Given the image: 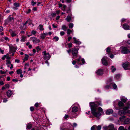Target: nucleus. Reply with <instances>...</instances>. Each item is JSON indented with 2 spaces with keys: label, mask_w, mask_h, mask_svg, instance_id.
Wrapping results in <instances>:
<instances>
[{
  "label": "nucleus",
  "mask_w": 130,
  "mask_h": 130,
  "mask_svg": "<svg viewBox=\"0 0 130 130\" xmlns=\"http://www.w3.org/2000/svg\"><path fill=\"white\" fill-rule=\"evenodd\" d=\"M114 67L113 66H112L111 69V71L112 72H113L116 70V68H114Z\"/></svg>",
  "instance_id": "obj_26"
},
{
  "label": "nucleus",
  "mask_w": 130,
  "mask_h": 130,
  "mask_svg": "<svg viewBox=\"0 0 130 130\" xmlns=\"http://www.w3.org/2000/svg\"><path fill=\"white\" fill-rule=\"evenodd\" d=\"M67 21L68 22H70V21L71 19V16L68 15V16L66 19Z\"/></svg>",
  "instance_id": "obj_19"
},
{
  "label": "nucleus",
  "mask_w": 130,
  "mask_h": 130,
  "mask_svg": "<svg viewBox=\"0 0 130 130\" xmlns=\"http://www.w3.org/2000/svg\"><path fill=\"white\" fill-rule=\"evenodd\" d=\"M67 34L68 35H70L72 32V31L69 29L67 30Z\"/></svg>",
  "instance_id": "obj_25"
},
{
  "label": "nucleus",
  "mask_w": 130,
  "mask_h": 130,
  "mask_svg": "<svg viewBox=\"0 0 130 130\" xmlns=\"http://www.w3.org/2000/svg\"><path fill=\"white\" fill-rule=\"evenodd\" d=\"M70 12V9L69 8H68L66 12L67 13H69Z\"/></svg>",
  "instance_id": "obj_56"
},
{
  "label": "nucleus",
  "mask_w": 130,
  "mask_h": 130,
  "mask_svg": "<svg viewBox=\"0 0 130 130\" xmlns=\"http://www.w3.org/2000/svg\"><path fill=\"white\" fill-rule=\"evenodd\" d=\"M30 40H32L33 43L35 44L38 43L40 42V40H39L37 39L35 37H32L30 38Z\"/></svg>",
  "instance_id": "obj_7"
},
{
  "label": "nucleus",
  "mask_w": 130,
  "mask_h": 130,
  "mask_svg": "<svg viewBox=\"0 0 130 130\" xmlns=\"http://www.w3.org/2000/svg\"><path fill=\"white\" fill-rule=\"evenodd\" d=\"M28 57L29 56L28 55L26 54L25 56V57L24 59L25 60H27L28 59Z\"/></svg>",
  "instance_id": "obj_39"
},
{
  "label": "nucleus",
  "mask_w": 130,
  "mask_h": 130,
  "mask_svg": "<svg viewBox=\"0 0 130 130\" xmlns=\"http://www.w3.org/2000/svg\"><path fill=\"white\" fill-rule=\"evenodd\" d=\"M123 27L125 30H128L129 29V26L127 24H124L123 25Z\"/></svg>",
  "instance_id": "obj_13"
},
{
  "label": "nucleus",
  "mask_w": 130,
  "mask_h": 130,
  "mask_svg": "<svg viewBox=\"0 0 130 130\" xmlns=\"http://www.w3.org/2000/svg\"><path fill=\"white\" fill-rule=\"evenodd\" d=\"M124 129V127L122 126H120L119 128V130H123Z\"/></svg>",
  "instance_id": "obj_34"
},
{
  "label": "nucleus",
  "mask_w": 130,
  "mask_h": 130,
  "mask_svg": "<svg viewBox=\"0 0 130 130\" xmlns=\"http://www.w3.org/2000/svg\"><path fill=\"white\" fill-rule=\"evenodd\" d=\"M103 71L102 69H98L96 72V74L99 75H101L103 74Z\"/></svg>",
  "instance_id": "obj_11"
},
{
  "label": "nucleus",
  "mask_w": 130,
  "mask_h": 130,
  "mask_svg": "<svg viewBox=\"0 0 130 130\" xmlns=\"http://www.w3.org/2000/svg\"><path fill=\"white\" fill-rule=\"evenodd\" d=\"M15 62H17L19 63V62L20 61L18 59H15Z\"/></svg>",
  "instance_id": "obj_62"
},
{
  "label": "nucleus",
  "mask_w": 130,
  "mask_h": 130,
  "mask_svg": "<svg viewBox=\"0 0 130 130\" xmlns=\"http://www.w3.org/2000/svg\"><path fill=\"white\" fill-rule=\"evenodd\" d=\"M126 113H127L128 114H130V110H127L126 112Z\"/></svg>",
  "instance_id": "obj_59"
},
{
  "label": "nucleus",
  "mask_w": 130,
  "mask_h": 130,
  "mask_svg": "<svg viewBox=\"0 0 130 130\" xmlns=\"http://www.w3.org/2000/svg\"><path fill=\"white\" fill-rule=\"evenodd\" d=\"M11 36L12 37H14V36H16L17 34L15 33L14 32H13L11 34Z\"/></svg>",
  "instance_id": "obj_50"
},
{
  "label": "nucleus",
  "mask_w": 130,
  "mask_h": 130,
  "mask_svg": "<svg viewBox=\"0 0 130 130\" xmlns=\"http://www.w3.org/2000/svg\"><path fill=\"white\" fill-rule=\"evenodd\" d=\"M62 28L64 30H66L67 28L65 25H63L62 26Z\"/></svg>",
  "instance_id": "obj_41"
},
{
  "label": "nucleus",
  "mask_w": 130,
  "mask_h": 130,
  "mask_svg": "<svg viewBox=\"0 0 130 130\" xmlns=\"http://www.w3.org/2000/svg\"><path fill=\"white\" fill-rule=\"evenodd\" d=\"M120 75L119 74H117L115 75V78L117 79H118L120 77Z\"/></svg>",
  "instance_id": "obj_35"
},
{
  "label": "nucleus",
  "mask_w": 130,
  "mask_h": 130,
  "mask_svg": "<svg viewBox=\"0 0 130 130\" xmlns=\"http://www.w3.org/2000/svg\"><path fill=\"white\" fill-rule=\"evenodd\" d=\"M36 49L37 50V52H38L39 51H40L41 50V48H40L39 46H37L36 48Z\"/></svg>",
  "instance_id": "obj_43"
},
{
  "label": "nucleus",
  "mask_w": 130,
  "mask_h": 130,
  "mask_svg": "<svg viewBox=\"0 0 130 130\" xmlns=\"http://www.w3.org/2000/svg\"><path fill=\"white\" fill-rule=\"evenodd\" d=\"M107 58H106L105 57H103L101 61L103 64L104 65L106 66L108 64V63L107 61Z\"/></svg>",
  "instance_id": "obj_8"
},
{
  "label": "nucleus",
  "mask_w": 130,
  "mask_h": 130,
  "mask_svg": "<svg viewBox=\"0 0 130 130\" xmlns=\"http://www.w3.org/2000/svg\"><path fill=\"white\" fill-rule=\"evenodd\" d=\"M110 87V86L108 85H106L105 87V88L106 89H108Z\"/></svg>",
  "instance_id": "obj_38"
},
{
  "label": "nucleus",
  "mask_w": 130,
  "mask_h": 130,
  "mask_svg": "<svg viewBox=\"0 0 130 130\" xmlns=\"http://www.w3.org/2000/svg\"><path fill=\"white\" fill-rule=\"evenodd\" d=\"M0 73L2 74L6 73V72H5L3 71L2 70L0 71Z\"/></svg>",
  "instance_id": "obj_61"
},
{
  "label": "nucleus",
  "mask_w": 130,
  "mask_h": 130,
  "mask_svg": "<svg viewBox=\"0 0 130 130\" xmlns=\"http://www.w3.org/2000/svg\"><path fill=\"white\" fill-rule=\"evenodd\" d=\"M91 112L93 115L95 117L98 118L101 115V113L103 112L102 109L101 107H99L98 108V111L96 112L97 109V107L99 105L102 106L100 102H91L90 103Z\"/></svg>",
  "instance_id": "obj_1"
},
{
  "label": "nucleus",
  "mask_w": 130,
  "mask_h": 130,
  "mask_svg": "<svg viewBox=\"0 0 130 130\" xmlns=\"http://www.w3.org/2000/svg\"><path fill=\"white\" fill-rule=\"evenodd\" d=\"M51 16L53 17H54L56 15V13H51Z\"/></svg>",
  "instance_id": "obj_45"
},
{
  "label": "nucleus",
  "mask_w": 130,
  "mask_h": 130,
  "mask_svg": "<svg viewBox=\"0 0 130 130\" xmlns=\"http://www.w3.org/2000/svg\"><path fill=\"white\" fill-rule=\"evenodd\" d=\"M16 71L17 73L18 74H21L22 73V70L21 69H18V70H17Z\"/></svg>",
  "instance_id": "obj_23"
},
{
  "label": "nucleus",
  "mask_w": 130,
  "mask_h": 130,
  "mask_svg": "<svg viewBox=\"0 0 130 130\" xmlns=\"http://www.w3.org/2000/svg\"><path fill=\"white\" fill-rule=\"evenodd\" d=\"M39 27H40L39 29L40 30L42 31L44 30L43 25H39Z\"/></svg>",
  "instance_id": "obj_28"
},
{
  "label": "nucleus",
  "mask_w": 130,
  "mask_h": 130,
  "mask_svg": "<svg viewBox=\"0 0 130 130\" xmlns=\"http://www.w3.org/2000/svg\"><path fill=\"white\" fill-rule=\"evenodd\" d=\"M72 64L74 65L76 63V61L75 60H73L72 62Z\"/></svg>",
  "instance_id": "obj_60"
},
{
  "label": "nucleus",
  "mask_w": 130,
  "mask_h": 130,
  "mask_svg": "<svg viewBox=\"0 0 130 130\" xmlns=\"http://www.w3.org/2000/svg\"><path fill=\"white\" fill-rule=\"evenodd\" d=\"M53 40H54L55 41H57L59 40V38L58 37L56 36L53 38Z\"/></svg>",
  "instance_id": "obj_27"
},
{
  "label": "nucleus",
  "mask_w": 130,
  "mask_h": 130,
  "mask_svg": "<svg viewBox=\"0 0 130 130\" xmlns=\"http://www.w3.org/2000/svg\"><path fill=\"white\" fill-rule=\"evenodd\" d=\"M25 23H23L22 25H21L20 28L21 30H25L27 28V26H26Z\"/></svg>",
  "instance_id": "obj_12"
},
{
  "label": "nucleus",
  "mask_w": 130,
  "mask_h": 130,
  "mask_svg": "<svg viewBox=\"0 0 130 130\" xmlns=\"http://www.w3.org/2000/svg\"><path fill=\"white\" fill-rule=\"evenodd\" d=\"M73 40L74 41V43H75L76 44H79V41L78 40H76V38L75 37H73Z\"/></svg>",
  "instance_id": "obj_21"
},
{
  "label": "nucleus",
  "mask_w": 130,
  "mask_h": 130,
  "mask_svg": "<svg viewBox=\"0 0 130 130\" xmlns=\"http://www.w3.org/2000/svg\"><path fill=\"white\" fill-rule=\"evenodd\" d=\"M36 4V2H34L33 1H31V5L32 6H34L35 4Z\"/></svg>",
  "instance_id": "obj_46"
},
{
  "label": "nucleus",
  "mask_w": 130,
  "mask_h": 130,
  "mask_svg": "<svg viewBox=\"0 0 130 130\" xmlns=\"http://www.w3.org/2000/svg\"><path fill=\"white\" fill-rule=\"evenodd\" d=\"M14 19L13 17L10 15L9 16L7 19L5 20V24H7L8 23L12 22L14 21Z\"/></svg>",
  "instance_id": "obj_6"
},
{
  "label": "nucleus",
  "mask_w": 130,
  "mask_h": 130,
  "mask_svg": "<svg viewBox=\"0 0 130 130\" xmlns=\"http://www.w3.org/2000/svg\"><path fill=\"white\" fill-rule=\"evenodd\" d=\"M126 110H120L119 111L118 114L120 116L124 115L126 114Z\"/></svg>",
  "instance_id": "obj_10"
},
{
  "label": "nucleus",
  "mask_w": 130,
  "mask_h": 130,
  "mask_svg": "<svg viewBox=\"0 0 130 130\" xmlns=\"http://www.w3.org/2000/svg\"><path fill=\"white\" fill-rule=\"evenodd\" d=\"M112 87L114 89H116L117 87V86L115 84H114L112 85Z\"/></svg>",
  "instance_id": "obj_36"
},
{
  "label": "nucleus",
  "mask_w": 130,
  "mask_h": 130,
  "mask_svg": "<svg viewBox=\"0 0 130 130\" xmlns=\"http://www.w3.org/2000/svg\"><path fill=\"white\" fill-rule=\"evenodd\" d=\"M110 57L111 58H112L113 57V55L112 54H111L110 55Z\"/></svg>",
  "instance_id": "obj_63"
},
{
  "label": "nucleus",
  "mask_w": 130,
  "mask_h": 130,
  "mask_svg": "<svg viewBox=\"0 0 130 130\" xmlns=\"http://www.w3.org/2000/svg\"><path fill=\"white\" fill-rule=\"evenodd\" d=\"M103 128L105 130H116L113 124H110L108 126H104Z\"/></svg>",
  "instance_id": "obj_4"
},
{
  "label": "nucleus",
  "mask_w": 130,
  "mask_h": 130,
  "mask_svg": "<svg viewBox=\"0 0 130 130\" xmlns=\"http://www.w3.org/2000/svg\"><path fill=\"white\" fill-rule=\"evenodd\" d=\"M72 39V37H69L68 38V41H69Z\"/></svg>",
  "instance_id": "obj_57"
},
{
  "label": "nucleus",
  "mask_w": 130,
  "mask_h": 130,
  "mask_svg": "<svg viewBox=\"0 0 130 130\" xmlns=\"http://www.w3.org/2000/svg\"><path fill=\"white\" fill-rule=\"evenodd\" d=\"M130 122V118H127L124 121V123L125 124H127Z\"/></svg>",
  "instance_id": "obj_20"
},
{
  "label": "nucleus",
  "mask_w": 130,
  "mask_h": 130,
  "mask_svg": "<svg viewBox=\"0 0 130 130\" xmlns=\"http://www.w3.org/2000/svg\"><path fill=\"white\" fill-rule=\"evenodd\" d=\"M98 130H100L101 128V126L100 125H99L97 127Z\"/></svg>",
  "instance_id": "obj_52"
},
{
  "label": "nucleus",
  "mask_w": 130,
  "mask_h": 130,
  "mask_svg": "<svg viewBox=\"0 0 130 130\" xmlns=\"http://www.w3.org/2000/svg\"><path fill=\"white\" fill-rule=\"evenodd\" d=\"M42 53L43 54V58L44 60H48L50 58L51 56L50 55L47 53H46L45 51H43Z\"/></svg>",
  "instance_id": "obj_5"
},
{
  "label": "nucleus",
  "mask_w": 130,
  "mask_h": 130,
  "mask_svg": "<svg viewBox=\"0 0 130 130\" xmlns=\"http://www.w3.org/2000/svg\"><path fill=\"white\" fill-rule=\"evenodd\" d=\"M111 49L110 47H108L106 48V52L108 53H109L110 52Z\"/></svg>",
  "instance_id": "obj_32"
},
{
  "label": "nucleus",
  "mask_w": 130,
  "mask_h": 130,
  "mask_svg": "<svg viewBox=\"0 0 130 130\" xmlns=\"http://www.w3.org/2000/svg\"><path fill=\"white\" fill-rule=\"evenodd\" d=\"M113 112V110L111 109H109L107 110L106 112V113L107 115L111 114Z\"/></svg>",
  "instance_id": "obj_17"
},
{
  "label": "nucleus",
  "mask_w": 130,
  "mask_h": 130,
  "mask_svg": "<svg viewBox=\"0 0 130 130\" xmlns=\"http://www.w3.org/2000/svg\"><path fill=\"white\" fill-rule=\"evenodd\" d=\"M9 85L8 84H6L5 85V87L6 88H8L9 87Z\"/></svg>",
  "instance_id": "obj_54"
},
{
  "label": "nucleus",
  "mask_w": 130,
  "mask_h": 130,
  "mask_svg": "<svg viewBox=\"0 0 130 130\" xmlns=\"http://www.w3.org/2000/svg\"><path fill=\"white\" fill-rule=\"evenodd\" d=\"M126 106L124 107L123 108V109L124 110H126L130 108V107H129L130 104L129 103H126Z\"/></svg>",
  "instance_id": "obj_14"
},
{
  "label": "nucleus",
  "mask_w": 130,
  "mask_h": 130,
  "mask_svg": "<svg viewBox=\"0 0 130 130\" xmlns=\"http://www.w3.org/2000/svg\"><path fill=\"white\" fill-rule=\"evenodd\" d=\"M78 50L79 49L76 48V47H73L72 49L71 52L73 58L77 57Z\"/></svg>",
  "instance_id": "obj_2"
},
{
  "label": "nucleus",
  "mask_w": 130,
  "mask_h": 130,
  "mask_svg": "<svg viewBox=\"0 0 130 130\" xmlns=\"http://www.w3.org/2000/svg\"><path fill=\"white\" fill-rule=\"evenodd\" d=\"M6 93L8 97H10L12 94V92L10 90H8Z\"/></svg>",
  "instance_id": "obj_18"
},
{
  "label": "nucleus",
  "mask_w": 130,
  "mask_h": 130,
  "mask_svg": "<svg viewBox=\"0 0 130 130\" xmlns=\"http://www.w3.org/2000/svg\"><path fill=\"white\" fill-rule=\"evenodd\" d=\"M7 64H10L11 62L9 60H7L6 61Z\"/></svg>",
  "instance_id": "obj_49"
},
{
  "label": "nucleus",
  "mask_w": 130,
  "mask_h": 130,
  "mask_svg": "<svg viewBox=\"0 0 130 130\" xmlns=\"http://www.w3.org/2000/svg\"><path fill=\"white\" fill-rule=\"evenodd\" d=\"M129 63H125L122 64V67L125 70H128V67L129 66Z\"/></svg>",
  "instance_id": "obj_9"
},
{
  "label": "nucleus",
  "mask_w": 130,
  "mask_h": 130,
  "mask_svg": "<svg viewBox=\"0 0 130 130\" xmlns=\"http://www.w3.org/2000/svg\"><path fill=\"white\" fill-rule=\"evenodd\" d=\"M30 109L31 111H32L34 110V108L33 107H31L30 108Z\"/></svg>",
  "instance_id": "obj_51"
},
{
  "label": "nucleus",
  "mask_w": 130,
  "mask_h": 130,
  "mask_svg": "<svg viewBox=\"0 0 130 130\" xmlns=\"http://www.w3.org/2000/svg\"><path fill=\"white\" fill-rule=\"evenodd\" d=\"M25 24H28L29 25H33L32 23V21L30 19H28L27 20V21L25 22Z\"/></svg>",
  "instance_id": "obj_15"
},
{
  "label": "nucleus",
  "mask_w": 130,
  "mask_h": 130,
  "mask_svg": "<svg viewBox=\"0 0 130 130\" xmlns=\"http://www.w3.org/2000/svg\"><path fill=\"white\" fill-rule=\"evenodd\" d=\"M32 127V125L31 124H28V125H27V127L28 129H30Z\"/></svg>",
  "instance_id": "obj_33"
},
{
  "label": "nucleus",
  "mask_w": 130,
  "mask_h": 130,
  "mask_svg": "<svg viewBox=\"0 0 130 130\" xmlns=\"http://www.w3.org/2000/svg\"><path fill=\"white\" fill-rule=\"evenodd\" d=\"M26 37H22V39H21V41L22 42H24L25 40Z\"/></svg>",
  "instance_id": "obj_29"
},
{
  "label": "nucleus",
  "mask_w": 130,
  "mask_h": 130,
  "mask_svg": "<svg viewBox=\"0 0 130 130\" xmlns=\"http://www.w3.org/2000/svg\"><path fill=\"white\" fill-rule=\"evenodd\" d=\"M126 118V117L125 116H123L121 117H120L119 119L121 120L122 119H124L125 118Z\"/></svg>",
  "instance_id": "obj_42"
},
{
  "label": "nucleus",
  "mask_w": 130,
  "mask_h": 130,
  "mask_svg": "<svg viewBox=\"0 0 130 130\" xmlns=\"http://www.w3.org/2000/svg\"><path fill=\"white\" fill-rule=\"evenodd\" d=\"M121 48V52L123 54H126L130 53V51L126 47L122 46Z\"/></svg>",
  "instance_id": "obj_3"
},
{
  "label": "nucleus",
  "mask_w": 130,
  "mask_h": 130,
  "mask_svg": "<svg viewBox=\"0 0 130 130\" xmlns=\"http://www.w3.org/2000/svg\"><path fill=\"white\" fill-rule=\"evenodd\" d=\"M69 117V116L68 115H66L64 117V118L65 119H66L67 118Z\"/></svg>",
  "instance_id": "obj_53"
},
{
  "label": "nucleus",
  "mask_w": 130,
  "mask_h": 130,
  "mask_svg": "<svg viewBox=\"0 0 130 130\" xmlns=\"http://www.w3.org/2000/svg\"><path fill=\"white\" fill-rule=\"evenodd\" d=\"M73 23H70L69 24V27L70 28H72L73 27Z\"/></svg>",
  "instance_id": "obj_31"
},
{
  "label": "nucleus",
  "mask_w": 130,
  "mask_h": 130,
  "mask_svg": "<svg viewBox=\"0 0 130 130\" xmlns=\"http://www.w3.org/2000/svg\"><path fill=\"white\" fill-rule=\"evenodd\" d=\"M68 47L69 48H70L71 47H72V43H70L68 44Z\"/></svg>",
  "instance_id": "obj_37"
},
{
  "label": "nucleus",
  "mask_w": 130,
  "mask_h": 130,
  "mask_svg": "<svg viewBox=\"0 0 130 130\" xmlns=\"http://www.w3.org/2000/svg\"><path fill=\"white\" fill-rule=\"evenodd\" d=\"M3 30V27L2 26H0V32L2 31Z\"/></svg>",
  "instance_id": "obj_58"
},
{
  "label": "nucleus",
  "mask_w": 130,
  "mask_h": 130,
  "mask_svg": "<svg viewBox=\"0 0 130 130\" xmlns=\"http://www.w3.org/2000/svg\"><path fill=\"white\" fill-rule=\"evenodd\" d=\"M6 57L7 55H5L2 58V59L3 60H5Z\"/></svg>",
  "instance_id": "obj_55"
},
{
  "label": "nucleus",
  "mask_w": 130,
  "mask_h": 130,
  "mask_svg": "<svg viewBox=\"0 0 130 130\" xmlns=\"http://www.w3.org/2000/svg\"><path fill=\"white\" fill-rule=\"evenodd\" d=\"M121 101L122 102H123L124 103H125L127 101V100L126 99H122L121 100Z\"/></svg>",
  "instance_id": "obj_40"
},
{
  "label": "nucleus",
  "mask_w": 130,
  "mask_h": 130,
  "mask_svg": "<svg viewBox=\"0 0 130 130\" xmlns=\"http://www.w3.org/2000/svg\"><path fill=\"white\" fill-rule=\"evenodd\" d=\"M31 11V10L30 9H29L28 10V11H26V13H29Z\"/></svg>",
  "instance_id": "obj_64"
},
{
  "label": "nucleus",
  "mask_w": 130,
  "mask_h": 130,
  "mask_svg": "<svg viewBox=\"0 0 130 130\" xmlns=\"http://www.w3.org/2000/svg\"><path fill=\"white\" fill-rule=\"evenodd\" d=\"M36 31H34V30H32L31 33L32 34L35 35L36 33Z\"/></svg>",
  "instance_id": "obj_44"
},
{
  "label": "nucleus",
  "mask_w": 130,
  "mask_h": 130,
  "mask_svg": "<svg viewBox=\"0 0 130 130\" xmlns=\"http://www.w3.org/2000/svg\"><path fill=\"white\" fill-rule=\"evenodd\" d=\"M78 110V108L77 107H74L72 108V111L73 112H76Z\"/></svg>",
  "instance_id": "obj_16"
},
{
  "label": "nucleus",
  "mask_w": 130,
  "mask_h": 130,
  "mask_svg": "<svg viewBox=\"0 0 130 130\" xmlns=\"http://www.w3.org/2000/svg\"><path fill=\"white\" fill-rule=\"evenodd\" d=\"M81 61L83 64H84L85 62V61L84 59L83 58L82 59H81Z\"/></svg>",
  "instance_id": "obj_48"
},
{
  "label": "nucleus",
  "mask_w": 130,
  "mask_h": 130,
  "mask_svg": "<svg viewBox=\"0 0 130 130\" xmlns=\"http://www.w3.org/2000/svg\"><path fill=\"white\" fill-rule=\"evenodd\" d=\"M45 34H41L40 37V38L42 39H44L45 38Z\"/></svg>",
  "instance_id": "obj_24"
},
{
  "label": "nucleus",
  "mask_w": 130,
  "mask_h": 130,
  "mask_svg": "<svg viewBox=\"0 0 130 130\" xmlns=\"http://www.w3.org/2000/svg\"><path fill=\"white\" fill-rule=\"evenodd\" d=\"M14 5L16 7H18L19 6V4L16 3H14Z\"/></svg>",
  "instance_id": "obj_30"
},
{
  "label": "nucleus",
  "mask_w": 130,
  "mask_h": 130,
  "mask_svg": "<svg viewBox=\"0 0 130 130\" xmlns=\"http://www.w3.org/2000/svg\"><path fill=\"white\" fill-rule=\"evenodd\" d=\"M64 34V32L63 31H61L60 33V35L61 36H62Z\"/></svg>",
  "instance_id": "obj_47"
},
{
  "label": "nucleus",
  "mask_w": 130,
  "mask_h": 130,
  "mask_svg": "<svg viewBox=\"0 0 130 130\" xmlns=\"http://www.w3.org/2000/svg\"><path fill=\"white\" fill-rule=\"evenodd\" d=\"M118 104L119 106L120 107L123 106L124 105V104L121 101H119Z\"/></svg>",
  "instance_id": "obj_22"
}]
</instances>
